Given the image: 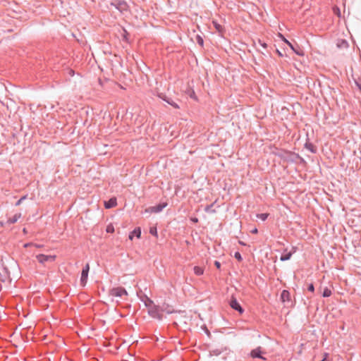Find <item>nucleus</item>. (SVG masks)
<instances>
[{
  "mask_svg": "<svg viewBox=\"0 0 361 361\" xmlns=\"http://www.w3.org/2000/svg\"><path fill=\"white\" fill-rule=\"evenodd\" d=\"M214 265L216 267L217 269H220L221 267V263L218 261L214 262Z\"/></svg>",
  "mask_w": 361,
  "mask_h": 361,
  "instance_id": "nucleus-31",
  "label": "nucleus"
},
{
  "mask_svg": "<svg viewBox=\"0 0 361 361\" xmlns=\"http://www.w3.org/2000/svg\"><path fill=\"white\" fill-rule=\"evenodd\" d=\"M20 216H21V214L20 213L19 214H16L12 217L9 218L8 219L7 222L9 224H13L16 222H17V221L20 218Z\"/></svg>",
  "mask_w": 361,
  "mask_h": 361,
  "instance_id": "nucleus-14",
  "label": "nucleus"
},
{
  "mask_svg": "<svg viewBox=\"0 0 361 361\" xmlns=\"http://www.w3.org/2000/svg\"><path fill=\"white\" fill-rule=\"evenodd\" d=\"M148 314L150 317H152L154 319H157L159 320L162 319V314L161 313V307H159L158 305H155L154 306L149 307V309L148 310Z\"/></svg>",
  "mask_w": 361,
  "mask_h": 361,
  "instance_id": "nucleus-2",
  "label": "nucleus"
},
{
  "mask_svg": "<svg viewBox=\"0 0 361 361\" xmlns=\"http://www.w3.org/2000/svg\"><path fill=\"white\" fill-rule=\"evenodd\" d=\"M276 51L280 56H282V54L278 49L276 50Z\"/></svg>",
  "mask_w": 361,
  "mask_h": 361,
  "instance_id": "nucleus-36",
  "label": "nucleus"
},
{
  "mask_svg": "<svg viewBox=\"0 0 361 361\" xmlns=\"http://www.w3.org/2000/svg\"><path fill=\"white\" fill-rule=\"evenodd\" d=\"M129 238H130V239H131V240L133 239V237H132V235H130Z\"/></svg>",
  "mask_w": 361,
  "mask_h": 361,
  "instance_id": "nucleus-41",
  "label": "nucleus"
},
{
  "mask_svg": "<svg viewBox=\"0 0 361 361\" xmlns=\"http://www.w3.org/2000/svg\"><path fill=\"white\" fill-rule=\"evenodd\" d=\"M197 43L201 45V46H203V39L202 37H200V36L197 37Z\"/></svg>",
  "mask_w": 361,
  "mask_h": 361,
  "instance_id": "nucleus-30",
  "label": "nucleus"
},
{
  "mask_svg": "<svg viewBox=\"0 0 361 361\" xmlns=\"http://www.w3.org/2000/svg\"><path fill=\"white\" fill-rule=\"evenodd\" d=\"M213 25H214V27L216 28V30L219 33H222L224 32V27L220 24H219L217 22L213 21Z\"/></svg>",
  "mask_w": 361,
  "mask_h": 361,
  "instance_id": "nucleus-17",
  "label": "nucleus"
},
{
  "mask_svg": "<svg viewBox=\"0 0 361 361\" xmlns=\"http://www.w3.org/2000/svg\"><path fill=\"white\" fill-rule=\"evenodd\" d=\"M234 257H235V258L236 259H238V261H239V262H240V261H242V260H243L242 256H241L240 253V252H236L235 253Z\"/></svg>",
  "mask_w": 361,
  "mask_h": 361,
  "instance_id": "nucleus-26",
  "label": "nucleus"
},
{
  "mask_svg": "<svg viewBox=\"0 0 361 361\" xmlns=\"http://www.w3.org/2000/svg\"><path fill=\"white\" fill-rule=\"evenodd\" d=\"M35 246H36L37 247H42V245H35Z\"/></svg>",
  "mask_w": 361,
  "mask_h": 361,
  "instance_id": "nucleus-39",
  "label": "nucleus"
},
{
  "mask_svg": "<svg viewBox=\"0 0 361 361\" xmlns=\"http://www.w3.org/2000/svg\"><path fill=\"white\" fill-rule=\"evenodd\" d=\"M161 312H165L167 314H171L174 312V310L169 305H166V307L163 306L161 307Z\"/></svg>",
  "mask_w": 361,
  "mask_h": 361,
  "instance_id": "nucleus-16",
  "label": "nucleus"
},
{
  "mask_svg": "<svg viewBox=\"0 0 361 361\" xmlns=\"http://www.w3.org/2000/svg\"><path fill=\"white\" fill-rule=\"evenodd\" d=\"M331 294H332L331 290L329 288H328L327 287H326V288L324 289V291H323V293H322V296H323L324 298H328V297L331 296Z\"/></svg>",
  "mask_w": 361,
  "mask_h": 361,
  "instance_id": "nucleus-18",
  "label": "nucleus"
},
{
  "mask_svg": "<svg viewBox=\"0 0 361 361\" xmlns=\"http://www.w3.org/2000/svg\"><path fill=\"white\" fill-rule=\"evenodd\" d=\"M166 203H161L157 205L149 207L148 209L153 213H158L163 210L166 207Z\"/></svg>",
  "mask_w": 361,
  "mask_h": 361,
  "instance_id": "nucleus-9",
  "label": "nucleus"
},
{
  "mask_svg": "<svg viewBox=\"0 0 361 361\" xmlns=\"http://www.w3.org/2000/svg\"><path fill=\"white\" fill-rule=\"evenodd\" d=\"M36 258L39 263L44 264L47 262H54L56 259V256L39 254L36 256Z\"/></svg>",
  "mask_w": 361,
  "mask_h": 361,
  "instance_id": "nucleus-5",
  "label": "nucleus"
},
{
  "mask_svg": "<svg viewBox=\"0 0 361 361\" xmlns=\"http://www.w3.org/2000/svg\"><path fill=\"white\" fill-rule=\"evenodd\" d=\"M190 96L191 98H193V99H196L195 94L194 91H192V92L190 94Z\"/></svg>",
  "mask_w": 361,
  "mask_h": 361,
  "instance_id": "nucleus-33",
  "label": "nucleus"
},
{
  "mask_svg": "<svg viewBox=\"0 0 361 361\" xmlns=\"http://www.w3.org/2000/svg\"><path fill=\"white\" fill-rule=\"evenodd\" d=\"M145 305L149 310V307L154 306V302L149 298H147L146 300L145 301Z\"/></svg>",
  "mask_w": 361,
  "mask_h": 361,
  "instance_id": "nucleus-19",
  "label": "nucleus"
},
{
  "mask_svg": "<svg viewBox=\"0 0 361 361\" xmlns=\"http://www.w3.org/2000/svg\"><path fill=\"white\" fill-rule=\"evenodd\" d=\"M262 348L261 347H257V348L253 349L250 352V356L252 358H259V359H262V360H266V358L264 357H263L262 355Z\"/></svg>",
  "mask_w": 361,
  "mask_h": 361,
  "instance_id": "nucleus-8",
  "label": "nucleus"
},
{
  "mask_svg": "<svg viewBox=\"0 0 361 361\" xmlns=\"http://www.w3.org/2000/svg\"><path fill=\"white\" fill-rule=\"evenodd\" d=\"M26 199V196H23L22 197H20L16 203V206H19L22 202Z\"/></svg>",
  "mask_w": 361,
  "mask_h": 361,
  "instance_id": "nucleus-29",
  "label": "nucleus"
},
{
  "mask_svg": "<svg viewBox=\"0 0 361 361\" xmlns=\"http://www.w3.org/2000/svg\"><path fill=\"white\" fill-rule=\"evenodd\" d=\"M213 353L215 355H219L221 353V352L219 350H213Z\"/></svg>",
  "mask_w": 361,
  "mask_h": 361,
  "instance_id": "nucleus-32",
  "label": "nucleus"
},
{
  "mask_svg": "<svg viewBox=\"0 0 361 361\" xmlns=\"http://www.w3.org/2000/svg\"><path fill=\"white\" fill-rule=\"evenodd\" d=\"M89 271H90V264H86L85 266L82 268V273H81L80 285L82 286H85V285L87 283Z\"/></svg>",
  "mask_w": 361,
  "mask_h": 361,
  "instance_id": "nucleus-4",
  "label": "nucleus"
},
{
  "mask_svg": "<svg viewBox=\"0 0 361 361\" xmlns=\"http://www.w3.org/2000/svg\"><path fill=\"white\" fill-rule=\"evenodd\" d=\"M230 306L235 310L238 311L240 314L243 313L244 310L240 305V303L237 301L235 298H232L230 301Z\"/></svg>",
  "mask_w": 361,
  "mask_h": 361,
  "instance_id": "nucleus-7",
  "label": "nucleus"
},
{
  "mask_svg": "<svg viewBox=\"0 0 361 361\" xmlns=\"http://www.w3.org/2000/svg\"><path fill=\"white\" fill-rule=\"evenodd\" d=\"M149 233L155 237H158L157 230L155 226H152L149 228Z\"/></svg>",
  "mask_w": 361,
  "mask_h": 361,
  "instance_id": "nucleus-23",
  "label": "nucleus"
},
{
  "mask_svg": "<svg viewBox=\"0 0 361 361\" xmlns=\"http://www.w3.org/2000/svg\"><path fill=\"white\" fill-rule=\"evenodd\" d=\"M283 41L286 42L290 49L298 56H303L304 51L298 46V48H295L288 40H287L282 35H280Z\"/></svg>",
  "mask_w": 361,
  "mask_h": 361,
  "instance_id": "nucleus-6",
  "label": "nucleus"
},
{
  "mask_svg": "<svg viewBox=\"0 0 361 361\" xmlns=\"http://www.w3.org/2000/svg\"><path fill=\"white\" fill-rule=\"evenodd\" d=\"M110 4L121 13L128 11L129 9L128 4L124 0H112Z\"/></svg>",
  "mask_w": 361,
  "mask_h": 361,
  "instance_id": "nucleus-1",
  "label": "nucleus"
},
{
  "mask_svg": "<svg viewBox=\"0 0 361 361\" xmlns=\"http://www.w3.org/2000/svg\"><path fill=\"white\" fill-rule=\"evenodd\" d=\"M214 203L207 205L204 208V211L207 213H214L215 210L213 209Z\"/></svg>",
  "mask_w": 361,
  "mask_h": 361,
  "instance_id": "nucleus-20",
  "label": "nucleus"
},
{
  "mask_svg": "<svg viewBox=\"0 0 361 361\" xmlns=\"http://www.w3.org/2000/svg\"><path fill=\"white\" fill-rule=\"evenodd\" d=\"M281 299L282 300V302H290V293L288 290H283L282 292H281Z\"/></svg>",
  "mask_w": 361,
  "mask_h": 361,
  "instance_id": "nucleus-11",
  "label": "nucleus"
},
{
  "mask_svg": "<svg viewBox=\"0 0 361 361\" xmlns=\"http://www.w3.org/2000/svg\"><path fill=\"white\" fill-rule=\"evenodd\" d=\"M133 234L135 235L138 238H140L141 235V230L140 228H136L133 231Z\"/></svg>",
  "mask_w": 361,
  "mask_h": 361,
  "instance_id": "nucleus-25",
  "label": "nucleus"
},
{
  "mask_svg": "<svg viewBox=\"0 0 361 361\" xmlns=\"http://www.w3.org/2000/svg\"><path fill=\"white\" fill-rule=\"evenodd\" d=\"M194 273L197 276H201L204 274V269L201 267L195 266L193 268Z\"/></svg>",
  "mask_w": 361,
  "mask_h": 361,
  "instance_id": "nucleus-15",
  "label": "nucleus"
},
{
  "mask_svg": "<svg viewBox=\"0 0 361 361\" xmlns=\"http://www.w3.org/2000/svg\"><path fill=\"white\" fill-rule=\"evenodd\" d=\"M117 204V201L116 197H112L109 199L108 201L104 202V207L106 209H110L116 207Z\"/></svg>",
  "mask_w": 361,
  "mask_h": 361,
  "instance_id": "nucleus-10",
  "label": "nucleus"
},
{
  "mask_svg": "<svg viewBox=\"0 0 361 361\" xmlns=\"http://www.w3.org/2000/svg\"><path fill=\"white\" fill-rule=\"evenodd\" d=\"M109 294L111 296L122 297L123 295H128V292L123 287L113 288L109 290Z\"/></svg>",
  "mask_w": 361,
  "mask_h": 361,
  "instance_id": "nucleus-3",
  "label": "nucleus"
},
{
  "mask_svg": "<svg viewBox=\"0 0 361 361\" xmlns=\"http://www.w3.org/2000/svg\"><path fill=\"white\" fill-rule=\"evenodd\" d=\"M252 233H258V230L257 228H254L252 231H251Z\"/></svg>",
  "mask_w": 361,
  "mask_h": 361,
  "instance_id": "nucleus-34",
  "label": "nucleus"
},
{
  "mask_svg": "<svg viewBox=\"0 0 361 361\" xmlns=\"http://www.w3.org/2000/svg\"><path fill=\"white\" fill-rule=\"evenodd\" d=\"M30 245V243H27V244H25V247H28Z\"/></svg>",
  "mask_w": 361,
  "mask_h": 361,
  "instance_id": "nucleus-38",
  "label": "nucleus"
},
{
  "mask_svg": "<svg viewBox=\"0 0 361 361\" xmlns=\"http://www.w3.org/2000/svg\"><path fill=\"white\" fill-rule=\"evenodd\" d=\"M305 147L307 149H310L312 152L314 153L316 152L314 146L311 143H306Z\"/></svg>",
  "mask_w": 361,
  "mask_h": 361,
  "instance_id": "nucleus-24",
  "label": "nucleus"
},
{
  "mask_svg": "<svg viewBox=\"0 0 361 361\" xmlns=\"http://www.w3.org/2000/svg\"><path fill=\"white\" fill-rule=\"evenodd\" d=\"M239 243L241 244V245H245V243L243 242H242V241H239Z\"/></svg>",
  "mask_w": 361,
  "mask_h": 361,
  "instance_id": "nucleus-37",
  "label": "nucleus"
},
{
  "mask_svg": "<svg viewBox=\"0 0 361 361\" xmlns=\"http://www.w3.org/2000/svg\"><path fill=\"white\" fill-rule=\"evenodd\" d=\"M337 46L338 47H348V44L346 42V40L341 39V40L338 41V42L337 43Z\"/></svg>",
  "mask_w": 361,
  "mask_h": 361,
  "instance_id": "nucleus-21",
  "label": "nucleus"
},
{
  "mask_svg": "<svg viewBox=\"0 0 361 361\" xmlns=\"http://www.w3.org/2000/svg\"><path fill=\"white\" fill-rule=\"evenodd\" d=\"M269 216V214L267 213H262V214H257V217L258 219H260L262 221H265Z\"/></svg>",
  "mask_w": 361,
  "mask_h": 361,
  "instance_id": "nucleus-22",
  "label": "nucleus"
},
{
  "mask_svg": "<svg viewBox=\"0 0 361 361\" xmlns=\"http://www.w3.org/2000/svg\"><path fill=\"white\" fill-rule=\"evenodd\" d=\"M114 231V226L112 225H109L106 227V232L107 233H113Z\"/></svg>",
  "mask_w": 361,
  "mask_h": 361,
  "instance_id": "nucleus-28",
  "label": "nucleus"
},
{
  "mask_svg": "<svg viewBox=\"0 0 361 361\" xmlns=\"http://www.w3.org/2000/svg\"><path fill=\"white\" fill-rule=\"evenodd\" d=\"M192 221L194 222H197L198 219L197 218L192 219Z\"/></svg>",
  "mask_w": 361,
  "mask_h": 361,
  "instance_id": "nucleus-35",
  "label": "nucleus"
},
{
  "mask_svg": "<svg viewBox=\"0 0 361 361\" xmlns=\"http://www.w3.org/2000/svg\"><path fill=\"white\" fill-rule=\"evenodd\" d=\"M307 290L308 291L311 292V293H314V286L313 283H310L308 286H307Z\"/></svg>",
  "mask_w": 361,
  "mask_h": 361,
  "instance_id": "nucleus-27",
  "label": "nucleus"
},
{
  "mask_svg": "<svg viewBox=\"0 0 361 361\" xmlns=\"http://www.w3.org/2000/svg\"><path fill=\"white\" fill-rule=\"evenodd\" d=\"M264 47H267V44L265 43L262 44Z\"/></svg>",
  "mask_w": 361,
  "mask_h": 361,
  "instance_id": "nucleus-40",
  "label": "nucleus"
},
{
  "mask_svg": "<svg viewBox=\"0 0 361 361\" xmlns=\"http://www.w3.org/2000/svg\"><path fill=\"white\" fill-rule=\"evenodd\" d=\"M286 251L287 250H285L284 252L281 255V256L280 257V259L281 261H286V260L290 259L291 256L293 255V252H295V250H293V252H287Z\"/></svg>",
  "mask_w": 361,
  "mask_h": 361,
  "instance_id": "nucleus-12",
  "label": "nucleus"
},
{
  "mask_svg": "<svg viewBox=\"0 0 361 361\" xmlns=\"http://www.w3.org/2000/svg\"><path fill=\"white\" fill-rule=\"evenodd\" d=\"M159 97L161 98L163 100L166 101L168 104H169L170 105H171L174 108H176V109H178L179 108V106L176 102H174L171 99L166 97V96H162V95L160 94Z\"/></svg>",
  "mask_w": 361,
  "mask_h": 361,
  "instance_id": "nucleus-13",
  "label": "nucleus"
}]
</instances>
